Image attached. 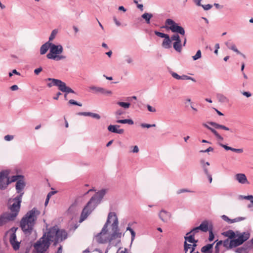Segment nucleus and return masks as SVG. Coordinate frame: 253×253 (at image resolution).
Instances as JSON below:
<instances>
[{
  "instance_id": "29",
  "label": "nucleus",
  "mask_w": 253,
  "mask_h": 253,
  "mask_svg": "<svg viewBox=\"0 0 253 253\" xmlns=\"http://www.w3.org/2000/svg\"><path fill=\"white\" fill-rule=\"evenodd\" d=\"M181 41L174 42L173 43V48L178 52H181L182 49Z\"/></svg>"
},
{
  "instance_id": "2",
  "label": "nucleus",
  "mask_w": 253,
  "mask_h": 253,
  "mask_svg": "<svg viewBox=\"0 0 253 253\" xmlns=\"http://www.w3.org/2000/svg\"><path fill=\"white\" fill-rule=\"evenodd\" d=\"M105 190L103 189L96 193L94 196L91 197L82 211L79 221L80 222H82L87 218L88 216L97 206L98 202L96 201L99 202L105 194Z\"/></svg>"
},
{
  "instance_id": "53",
  "label": "nucleus",
  "mask_w": 253,
  "mask_h": 253,
  "mask_svg": "<svg viewBox=\"0 0 253 253\" xmlns=\"http://www.w3.org/2000/svg\"><path fill=\"white\" fill-rule=\"evenodd\" d=\"M214 238V234L212 233V231L211 230H210V232H209V240L210 242H211V241L213 240Z\"/></svg>"
},
{
  "instance_id": "5",
  "label": "nucleus",
  "mask_w": 253,
  "mask_h": 253,
  "mask_svg": "<svg viewBox=\"0 0 253 253\" xmlns=\"http://www.w3.org/2000/svg\"><path fill=\"white\" fill-rule=\"evenodd\" d=\"M23 194V193H21L19 196L8 201V209L10 211V213H9L12 219H15L19 212Z\"/></svg>"
},
{
  "instance_id": "55",
  "label": "nucleus",
  "mask_w": 253,
  "mask_h": 253,
  "mask_svg": "<svg viewBox=\"0 0 253 253\" xmlns=\"http://www.w3.org/2000/svg\"><path fill=\"white\" fill-rule=\"evenodd\" d=\"M171 76L175 79L177 80H181V77L180 76L178 75L177 73L172 72L171 73Z\"/></svg>"
},
{
  "instance_id": "61",
  "label": "nucleus",
  "mask_w": 253,
  "mask_h": 253,
  "mask_svg": "<svg viewBox=\"0 0 253 253\" xmlns=\"http://www.w3.org/2000/svg\"><path fill=\"white\" fill-rule=\"evenodd\" d=\"M42 70V67L38 68L34 70V73L36 75H39L40 73H41Z\"/></svg>"
},
{
  "instance_id": "46",
  "label": "nucleus",
  "mask_w": 253,
  "mask_h": 253,
  "mask_svg": "<svg viewBox=\"0 0 253 253\" xmlns=\"http://www.w3.org/2000/svg\"><path fill=\"white\" fill-rule=\"evenodd\" d=\"M46 80L51 82L50 83H49L47 84V86L49 87H51L53 85L55 86L53 80H58L55 79H53V78H48Z\"/></svg>"
},
{
  "instance_id": "28",
  "label": "nucleus",
  "mask_w": 253,
  "mask_h": 253,
  "mask_svg": "<svg viewBox=\"0 0 253 253\" xmlns=\"http://www.w3.org/2000/svg\"><path fill=\"white\" fill-rule=\"evenodd\" d=\"M220 146L224 148L226 150H231L233 152L238 153H241L243 152V149H236V148H233L231 147L228 146L226 145L221 144Z\"/></svg>"
},
{
  "instance_id": "16",
  "label": "nucleus",
  "mask_w": 253,
  "mask_h": 253,
  "mask_svg": "<svg viewBox=\"0 0 253 253\" xmlns=\"http://www.w3.org/2000/svg\"><path fill=\"white\" fill-rule=\"evenodd\" d=\"M11 215L8 212H5L0 216V226L5 224L7 221L13 220L14 219L11 218Z\"/></svg>"
},
{
  "instance_id": "20",
  "label": "nucleus",
  "mask_w": 253,
  "mask_h": 253,
  "mask_svg": "<svg viewBox=\"0 0 253 253\" xmlns=\"http://www.w3.org/2000/svg\"><path fill=\"white\" fill-rule=\"evenodd\" d=\"M47 58L49 59H52L55 61H64L66 59V56L60 54L52 55L51 54L49 55V57Z\"/></svg>"
},
{
  "instance_id": "32",
  "label": "nucleus",
  "mask_w": 253,
  "mask_h": 253,
  "mask_svg": "<svg viewBox=\"0 0 253 253\" xmlns=\"http://www.w3.org/2000/svg\"><path fill=\"white\" fill-rule=\"evenodd\" d=\"M209 130L214 134V135L215 136V137L218 140L220 141L223 140V138L222 137V136H221L216 130L211 127L209 128Z\"/></svg>"
},
{
  "instance_id": "23",
  "label": "nucleus",
  "mask_w": 253,
  "mask_h": 253,
  "mask_svg": "<svg viewBox=\"0 0 253 253\" xmlns=\"http://www.w3.org/2000/svg\"><path fill=\"white\" fill-rule=\"evenodd\" d=\"M171 41L169 38V35H168L165 38L164 40L163 41L162 46L167 49L170 48L171 47Z\"/></svg>"
},
{
  "instance_id": "52",
  "label": "nucleus",
  "mask_w": 253,
  "mask_h": 253,
  "mask_svg": "<svg viewBox=\"0 0 253 253\" xmlns=\"http://www.w3.org/2000/svg\"><path fill=\"white\" fill-rule=\"evenodd\" d=\"M181 80H191L192 81L195 82V80L190 77L186 75H183L181 77Z\"/></svg>"
},
{
  "instance_id": "1",
  "label": "nucleus",
  "mask_w": 253,
  "mask_h": 253,
  "mask_svg": "<svg viewBox=\"0 0 253 253\" xmlns=\"http://www.w3.org/2000/svg\"><path fill=\"white\" fill-rule=\"evenodd\" d=\"M40 211L34 208L22 217L20 222V226L25 233H30L36 223Z\"/></svg>"
},
{
  "instance_id": "18",
  "label": "nucleus",
  "mask_w": 253,
  "mask_h": 253,
  "mask_svg": "<svg viewBox=\"0 0 253 253\" xmlns=\"http://www.w3.org/2000/svg\"><path fill=\"white\" fill-rule=\"evenodd\" d=\"M236 179L240 183L245 184L249 183L247 177L245 174L243 173H238L235 175Z\"/></svg>"
},
{
  "instance_id": "48",
  "label": "nucleus",
  "mask_w": 253,
  "mask_h": 253,
  "mask_svg": "<svg viewBox=\"0 0 253 253\" xmlns=\"http://www.w3.org/2000/svg\"><path fill=\"white\" fill-rule=\"evenodd\" d=\"M90 117H91L93 118H95L96 119H97V120H99L100 119V116L99 114H96V113H91L90 112V115H89Z\"/></svg>"
},
{
  "instance_id": "22",
  "label": "nucleus",
  "mask_w": 253,
  "mask_h": 253,
  "mask_svg": "<svg viewBox=\"0 0 253 253\" xmlns=\"http://www.w3.org/2000/svg\"><path fill=\"white\" fill-rule=\"evenodd\" d=\"M215 242L212 244H208L201 248V252L203 253H212L213 246Z\"/></svg>"
},
{
  "instance_id": "31",
  "label": "nucleus",
  "mask_w": 253,
  "mask_h": 253,
  "mask_svg": "<svg viewBox=\"0 0 253 253\" xmlns=\"http://www.w3.org/2000/svg\"><path fill=\"white\" fill-rule=\"evenodd\" d=\"M224 235L228 237L229 239L232 240L236 237L235 233L232 230H229L224 233Z\"/></svg>"
},
{
  "instance_id": "37",
  "label": "nucleus",
  "mask_w": 253,
  "mask_h": 253,
  "mask_svg": "<svg viewBox=\"0 0 253 253\" xmlns=\"http://www.w3.org/2000/svg\"><path fill=\"white\" fill-rule=\"evenodd\" d=\"M117 104L125 109H127L130 106V104L127 102H118Z\"/></svg>"
},
{
  "instance_id": "54",
  "label": "nucleus",
  "mask_w": 253,
  "mask_h": 253,
  "mask_svg": "<svg viewBox=\"0 0 253 253\" xmlns=\"http://www.w3.org/2000/svg\"><path fill=\"white\" fill-rule=\"evenodd\" d=\"M202 6L205 10H209L212 7V5L210 4L203 5H202Z\"/></svg>"
},
{
  "instance_id": "7",
  "label": "nucleus",
  "mask_w": 253,
  "mask_h": 253,
  "mask_svg": "<svg viewBox=\"0 0 253 253\" xmlns=\"http://www.w3.org/2000/svg\"><path fill=\"white\" fill-rule=\"evenodd\" d=\"M108 224L107 222L104 225L100 233L95 236V240L98 243L103 244L111 242L110 234L108 233L107 230Z\"/></svg>"
},
{
  "instance_id": "51",
  "label": "nucleus",
  "mask_w": 253,
  "mask_h": 253,
  "mask_svg": "<svg viewBox=\"0 0 253 253\" xmlns=\"http://www.w3.org/2000/svg\"><path fill=\"white\" fill-rule=\"evenodd\" d=\"M20 175H14L11 177V180H9V183L12 182H14L18 180V178L20 177Z\"/></svg>"
},
{
  "instance_id": "11",
  "label": "nucleus",
  "mask_w": 253,
  "mask_h": 253,
  "mask_svg": "<svg viewBox=\"0 0 253 253\" xmlns=\"http://www.w3.org/2000/svg\"><path fill=\"white\" fill-rule=\"evenodd\" d=\"M55 86L58 87V89L62 92L65 93H74V91L70 87L67 86L66 84L62 81L53 80Z\"/></svg>"
},
{
  "instance_id": "27",
  "label": "nucleus",
  "mask_w": 253,
  "mask_h": 253,
  "mask_svg": "<svg viewBox=\"0 0 253 253\" xmlns=\"http://www.w3.org/2000/svg\"><path fill=\"white\" fill-rule=\"evenodd\" d=\"M209 124L217 129L221 128L227 131L230 130L229 128L227 127V126L224 125H219L217 123L212 122H209Z\"/></svg>"
},
{
  "instance_id": "19",
  "label": "nucleus",
  "mask_w": 253,
  "mask_h": 253,
  "mask_svg": "<svg viewBox=\"0 0 253 253\" xmlns=\"http://www.w3.org/2000/svg\"><path fill=\"white\" fill-rule=\"evenodd\" d=\"M50 42L48 41L43 44L40 47V52L41 55H43L45 54L49 48L50 49Z\"/></svg>"
},
{
  "instance_id": "4",
  "label": "nucleus",
  "mask_w": 253,
  "mask_h": 253,
  "mask_svg": "<svg viewBox=\"0 0 253 253\" xmlns=\"http://www.w3.org/2000/svg\"><path fill=\"white\" fill-rule=\"evenodd\" d=\"M250 236L249 233L244 232L241 234L237 239L232 240L227 239L222 241V245L227 250H229L242 245L250 238Z\"/></svg>"
},
{
  "instance_id": "14",
  "label": "nucleus",
  "mask_w": 253,
  "mask_h": 253,
  "mask_svg": "<svg viewBox=\"0 0 253 253\" xmlns=\"http://www.w3.org/2000/svg\"><path fill=\"white\" fill-rule=\"evenodd\" d=\"M90 88L91 90H93L94 93H100L102 94L106 95H110L112 94V92L111 90H107L105 88L100 87L93 86L90 87Z\"/></svg>"
},
{
  "instance_id": "40",
  "label": "nucleus",
  "mask_w": 253,
  "mask_h": 253,
  "mask_svg": "<svg viewBox=\"0 0 253 253\" xmlns=\"http://www.w3.org/2000/svg\"><path fill=\"white\" fill-rule=\"evenodd\" d=\"M124 113H125V112L123 110L120 109L117 110L115 112V115L117 119H119L120 117V116L124 114Z\"/></svg>"
},
{
  "instance_id": "24",
  "label": "nucleus",
  "mask_w": 253,
  "mask_h": 253,
  "mask_svg": "<svg viewBox=\"0 0 253 253\" xmlns=\"http://www.w3.org/2000/svg\"><path fill=\"white\" fill-rule=\"evenodd\" d=\"M199 229L203 232H207L208 231V222L207 221H203L199 226L195 227V230Z\"/></svg>"
},
{
  "instance_id": "60",
  "label": "nucleus",
  "mask_w": 253,
  "mask_h": 253,
  "mask_svg": "<svg viewBox=\"0 0 253 253\" xmlns=\"http://www.w3.org/2000/svg\"><path fill=\"white\" fill-rule=\"evenodd\" d=\"M213 151V148H212L211 147H209L208 149H207L205 150H201V151H200V152L201 153H206V152H211V151Z\"/></svg>"
},
{
  "instance_id": "26",
  "label": "nucleus",
  "mask_w": 253,
  "mask_h": 253,
  "mask_svg": "<svg viewBox=\"0 0 253 253\" xmlns=\"http://www.w3.org/2000/svg\"><path fill=\"white\" fill-rule=\"evenodd\" d=\"M25 186V182L22 180H19L16 184V189L18 193H20L24 188Z\"/></svg>"
},
{
  "instance_id": "63",
  "label": "nucleus",
  "mask_w": 253,
  "mask_h": 253,
  "mask_svg": "<svg viewBox=\"0 0 253 253\" xmlns=\"http://www.w3.org/2000/svg\"><path fill=\"white\" fill-rule=\"evenodd\" d=\"M200 230L198 229L197 230H195V228H193L191 231H190L189 232L191 233V234H193L195 235L196 233H198L199 232Z\"/></svg>"
},
{
  "instance_id": "38",
  "label": "nucleus",
  "mask_w": 253,
  "mask_h": 253,
  "mask_svg": "<svg viewBox=\"0 0 253 253\" xmlns=\"http://www.w3.org/2000/svg\"><path fill=\"white\" fill-rule=\"evenodd\" d=\"M222 245V241H218L215 246L214 253H220L219 246Z\"/></svg>"
},
{
  "instance_id": "6",
  "label": "nucleus",
  "mask_w": 253,
  "mask_h": 253,
  "mask_svg": "<svg viewBox=\"0 0 253 253\" xmlns=\"http://www.w3.org/2000/svg\"><path fill=\"white\" fill-rule=\"evenodd\" d=\"M111 221H113L112 224V230L113 233L110 234V238H111V241L115 239L119 238L120 239L122 237V233L119 232L118 229V220L116 214L114 212H110L108 215V218L107 220V224L110 223Z\"/></svg>"
},
{
  "instance_id": "34",
  "label": "nucleus",
  "mask_w": 253,
  "mask_h": 253,
  "mask_svg": "<svg viewBox=\"0 0 253 253\" xmlns=\"http://www.w3.org/2000/svg\"><path fill=\"white\" fill-rule=\"evenodd\" d=\"M117 122L120 124H128L129 125L133 124V121L130 119L119 120Z\"/></svg>"
},
{
  "instance_id": "44",
  "label": "nucleus",
  "mask_w": 253,
  "mask_h": 253,
  "mask_svg": "<svg viewBox=\"0 0 253 253\" xmlns=\"http://www.w3.org/2000/svg\"><path fill=\"white\" fill-rule=\"evenodd\" d=\"M228 48L237 53H240L239 51L238 50L236 45L234 44H232L230 45V46H228Z\"/></svg>"
},
{
  "instance_id": "10",
  "label": "nucleus",
  "mask_w": 253,
  "mask_h": 253,
  "mask_svg": "<svg viewBox=\"0 0 253 253\" xmlns=\"http://www.w3.org/2000/svg\"><path fill=\"white\" fill-rule=\"evenodd\" d=\"M9 172L7 170L2 171L0 172V189H4L9 184L8 177Z\"/></svg>"
},
{
  "instance_id": "49",
  "label": "nucleus",
  "mask_w": 253,
  "mask_h": 253,
  "mask_svg": "<svg viewBox=\"0 0 253 253\" xmlns=\"http://www.w3.org/2000/svg\"><path fill=\"white\" fill-rule=\"evenodd\" d=\"M69 103L71 104V105H78L79 106H82V104L81 103H78L77 102H76V101H75L73 99L70 100L69 101Z\"/></svg>"
},
{
  "instance_id": "56",
  "label": "nucleus",
  "mask_w": 253,
  "mask_h": 253,
  "mask_svg": "<svg viewBox=\"0 0 253 253\" xmlns=\"http://www.w3.org/2000/svg\"><path fill=\"white\" fill-rule=\"evenodd\" d=\"M147 109L149 111L151 112H156V109L152 107L150 105H147Z\"/></svg>"
},
{
  "instance_id": "25",
  "label": "nucleus",
  "mask_w": 253,
  "mask_h": 253,
  "mask_svg": "<svg viewBox=\"0 0 253 253\" xmlns=\"http://www.w3.org/2000/svg\"><path fill=\"white\" fill-rule=\"evenodd\" d=\"M196 246L197 245L195 244H193L192 245H191L188 244L186 242H185L184 250L185 253H186L188 252V249L190 250V253H192L195 250V247H196Z\"/></svg>"
},
{
  "instance_id": "58",
  "label": "nucleus",
  "mask_w": 253,
  "mask_h": 253,
  "mask_svg": "<svg viewBox=\"0 0 253 253\" xmlns=\"http://www.w3.org/2000/svg\"><path fill=\"white\" fill-rule=\"evenodd\" d=\"M79 116H89L90 112H79L77 113Z\"/></svg>"
},
{
  "instance_id": "15",
  "label": "nucleus",
  "mask_w": 253,
  "mask_h": 253,
  "mask_svg": "<svg viewBox=\"0 0 253 253\" xmlns=\"http://www.w3.org/2000/svg\"><path fill=\"white\" fill-rule=\"evenodd\" d=\"M171 216V213L165 210L161 211L159 213L160 219L164 222H168L170 220Z\"/></svg>"
},
{
  "instance_id": "64",
  "label": "nucleus",
  "mask_w": 253,
  "mask_h": 253,
  "mask_svg": "<svg viewBox=\"0 0 253 253\" xmlns=\"http://www.w3.org/2000/svg\"><path fill=\"white\" fill-rule=\"evenodd\" d=\"M242 94L244 95V96H246V97H250L251 96L252 94L250 92H247V91H244L242 92Z\"/></svg>"
},
{
  "instance_id": "3",
  "label": "nucleus",
  "mask_w": 253,
  "mask_h": 253,
  "mask_svg": "<svg viewBox=\"0 0 253 253\" xmlns=\"http://www.w3.org/2000/svg\"><path fill=\"white\" fill-rule=\"evenodd\" d=\"M165 23L166 25L164 26V28L170 30L173 33H177L173 34L171 36V41L175 42L180 41L181 39L180 38V36L178 34L184 36L185 33L184 29L182 27L179 26L178 23H176L171 19H167L166 20Z\"/></svg>"
},
{
  "instance_id": "13",
  "label": "nucleus",
  "mask_w": 253,
  "mask_h": 253,
  "mask_svg": "<svg viewBox=\"0 0 253 253\" xmlns=\"http://www.w3.org/2000/svg\"><path fill=\"white\" fill-rule=\"evenodd\" d=\"M57 234V227L54 226L50 228L47 233V236L45 239L48 240V242H54L56 243V236Z\"/></svg>"
},
{
  "instance_id": "36",
  "label": "nucleus",
  "mask_w": 253,
  "mask_h": 253,
  "mask_svg": "<svg viewBox=\"0 0 253 253\" xmlns=\"http://www.w3.org/2000/svg\"><path fill=\"white\" fill-rule=\"evenodd\" d=\"M58 33V30L57 29H54L52 32L51 33L49 37V42L51 41H52L53 39L55 38L56 35Z\"/></svg>"
},
{
  "instance_id": "59",
  "label": "nucleus",
  "mask_w": 253,
  "mask_h": 253,
  "mask_svg": "<svg viewBox=\"0 0 253 253\" xmlns=\"http://www.w3.org/2000/svg\"><path fill=\"white\" fill-rule=\"evenodd\" d=\"M222 218L225 221L228 222V223H231V221L232 220V219L229 218L226 215H222Z\"/></svg>"
},
{
  "instance_id": "21",
  "label": "nucleus",
  "mask_w": 253,
  "mask_h": 253,
  "mask_svg": "<svg viewBox=\"0 0 253 253\" xmlns=\"http://www.w3.org/2000/svg\"><path fill=\"white\" fill-rule=\"evenodd\" d=\"M184 238L185 240V242H188L190 243L196 244V243L198 242V240H196L194 239V235L192 234H191V233H190V232H188L186 234V236L184 237Z\"/></svg>"
},
{
  "instance_id": "47",
  "label": "nucleus",
  "mask_w": 253,
  "mask_h": 253,
  "mask_svg": "<svg viewBox=\"0 0 253 253\" xmlns=\"http://www.w3.org/2000/svg\"><path fill=\"white\" fill-rule=\"evenodd\" d=\"M125 61L127 62V63H130L131 62H133V58L130 56H126L125 57Z\"/></svg>"
},
{
  "instance_id": "41",
  "label": "nucleus",
  "mask_w": 253,
  "mask_h": 253,
  "mask_svg": "<svg viewBox=\"0 0 253 253\" xmlns=\"http://www.w3.org/2000/svg\"><path fill=\"white\" fill-rule=\"evenodd\" d=\"M201 57V51L200 50H198L196 54L192 56V58L194 60H197Z\"/></svg>"
},
{
  "instance_id": "30",
  "label": "nucleus",
  "mask_w": 253,
  "mask_h": 253,
  "mask_svg": "<svg viewBox=\"0 0 253 253\" xmlns=\"http://www.w3.org/2000/svg\"><path fill=\"white\" fill-rule=\"evenodd\" d=\"M141 17L145 20V22L147 24H150V19L151 18H152L153 14L151 13L145 12L142 15Z\"/></svg>"
},
{
  "instance_id": "17",
  "label": "nucleus",
  "mask_w": 253,
  "mask_h": 253,
  "mask_svg": "<svg viewBox=\"0 0 253 253\" xmlns=\"http://www.w3.org/2000/svg\"><path fill=\"white\" fill-rule=\"evenodd\" d=\"M67 234L64 230H60L57 227V234L56 236V243L59 241H62L66 239Z\"/></svg>"
},
{
  "instance_id": "9",
  "label": "nucleus",
  "mask_w": 253,
  "mask_h": 253,
  "mask_svg": "<svg viewBox=\"0 0 253 253\" xmlns=\"http://www.w3.org/2000/svg\"><path fill=\"white\" fill-rule=\"evenodd\" d=\"M17 228H12L9 233H10L9 242L12 246L13 249L15 250H18L20 247V242L17 240L15 232Z\"/></svg>"
},
{
  "instance_id": "12",
  "label": "nucleus",
  "mask_w": 253,
  "mask_h": 253,
  "mask_svg": "<svg viewBox=\"0 0 253 253\" xmlns=\"http://www.w3.org/2000/svg\"><path fill=\"white\" fill-rule=\"evenodd\" d=\"M63 51V48L61 45H56L50 42L49 52L46 55V57H48L49 55L51 54L52 55L60 54L62 53Z\"/></svg>"
},
{
  "instance_id": "50",
  "label": "nucleus",
  "mask_w": 253,
  "mask_h": 253,
  "mask_svg": "<svg viewBox=\"0 0 253 253\" xmlns=\"http://www.w3.org/2000/svg\"><path fill=\"white\" fill-rule=\"evenodd\" d=\"M141 126L144 128V127L150 128L151 127L156 126V125L155 124L149 125V124H141Z\"/></svg>"
},
{
  "instance_id": "8",
  "label": "nucleus",
  "mask_w": 253,
  "mask_h": 253,
  "mask_svg": "<svg viewBox=\"0 0 253 253\" xmlns=\"http://www.w3.org/2000/svg\"><path fill=\"white\" fill-rule=\"evenodd\" d=\"M50 243L45 239V235L41 238L34 245L35 250L38 253H43L49 247Z\"/></svg>"
},
{
  "instance_id": "39",
  "label": "nucleus",
  "mask_w": 253,
  "mask_h": 253,
  "mask_svg": "<svg viewBox=\"0 0 253 253\" xmlns=\"http://www.w3.org/2000/svg\"><path fill=\"white\" fill-rule=\"evenodd\" d=\"M200 163L202 165V168L204 169L205 174H208V173L209 172L208 171V169L207 168L206 166L205 165L204 160H201Z\"/></svg>"
},
{
  "instance_id": "43",
  "label": "nucleus",
  "mask_w": 253,
  "mask_h": 253,
  "mask_svg": "<svg viewBox=\"0 0 253 253\" xmlns=\"http://www.w3.org/2000/svg\"><path fill=\"white\" fill-rule=\"evenodd\" d=\"M155 34L157 36H158L160 38H165L166 37H167V36L169 35L168 34H164V33H163L157 31H155Z\"/></svg>"
},
{
  "instance_id": "33",
  "label": "nucleus",
  "mask_w": 253,
  "mask_h": 253,
  "mask_svg": "<svg viewBox=\"0 0 253 253\" xmlns=\"http://www.w3.org/2000/svg\"><path fill=\"white\" fill-rule=\"evenodd\" d=\"M119 126L117 125H110L108 127V129L109 131L114 133H117L118 130V127H119Z\"/></svg>"
},
{
  "instance_id": "57",
  "label": "nucleus",
  "mask_w": 253,
  "mask_h": 253,
  "mask_svg": "<svg viewBox=\"0 0 253 253\" xmlns=\"http://www.w3.org/2000/svg\"><path fill=\"white\" fill-rule=\"evenodd\" d=\"M13 139V135H6L4 136V139L6 141H10Z\"/></svg>"
},
{
  "instance_id": "45",
  "label": "nucleus",
  "mask_w": 253,
  "mask_h": 253,
  "mask_svg": "<svg viewBox=\"0 0 253 253\" xmlns=\"http://www.w3.org/2000/svg\"><path fill=\"white\" fill-rule=\"evenodd\" d=\"M245 219H246V217H237V218L232 219V220L231 221V223L240 222V221L245 220Z\"/></svg>"
},
{
  "instance_id": "35",
  "label": "nucleus",
  "mask_w": 253,
  "mask_h": 253,
  "mask_svg": "<svg viewBox=\"0 0 253 253\" xmlns=\"http://www.w3.org/2000/svg\"><path fill=\"white\" fill-rule=\"evenodd\" d=\"M217 97L218 100L221 102H226L228 100L226 97L221 94H217Z\"/></svg>"
},
{
  "instance_id": "62",
  "label": "nucleus",
  "mask_w": 253,
  "mask_h": 253,
  "mask_svg": "<svg viewBox=\"0 0 253 253\" xmlns=\"http://www.w3.org/2000/svg\"><path fill=\"white\" fill-rule=\"evenodd\" d=\"M113 20L117 26H121V23L117 19L116 17H113Z\"/></svg>"
},
{
  "instance_id": "42",
  "label": "nucleus",
  "mask_w": 253,
  "mask_h": 253,
  "mask_svg": "<svg viewBox=\"0 0 253 253\" xmlns=\"http://www.w3.org/2000/svg\"><path fill=\"white\" fill-rule=\"evenodd\" d=\"M247 247L240 248L236 250V252L238 253H247Z\"/></svg>"
}]
</instances>
